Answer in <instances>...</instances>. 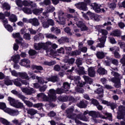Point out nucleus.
I'll return each instance as SVG.
<instances>
[{"label":"nucleus","instance_id":"obj_1","mask_svg":"<svg viewBox=\"0 0 125 125\" xmlns=\"http://www.w3.org/2000/svg\"><path fill=\"white\" fill-rule=\"evenodd\" d=\"M73 112H74V108H73L67 109L66 110L67 118H69V119H71L72 120H75L76 124H81V122L77 120V119L81 120V121H84V122H87V121H88V118H86L85 115H83L82 114L77 115L73 114Z\"/></svg>","mask_w":125,"mask_h":125},{"label":"nucleus","instance_id":"obj_2","mask_svg":"<svg viewBox=\"0 0 125 125\" xmlns=\"http://www.w3.org/2000/svg\"><path fill=\"white\" fill-rule=\"evenodd\" d=\"M49 45H51L53 48H57L58 46L55 44H52V43L50 42H47L46 43H34V47L36 50H40V49H44L46 50V52H49V51H51V49L49 48Z\"/></svg>","mask_w":125,"mask_h":125},{"label":"nucleus","instance_id":"obj_3","mask_svg":"<svg viewBox=\"0 0 125 125\" xmlns=\"http://www.w3.org/2000/svg\"><path fill=\"white\" fill-rule=\"evenodd\" d=\"M111 75L114 77L111 79V82L115 83V87L117 88L121 87V79H123V76L113 71L111 72Z\"/></svg>","mask_w":125,"mask_h":125},{"label":"nucleus","instance_id":"obj_4","mask_svg":"<svg viewBox=\"0 0 125 125\" xmlns=\"http://www.w3.org/2000/svg\"><path fill=\"white\" fill-rule=\"evenodd\" d=\"M15 2L19 7H22L23 5V6H31V7H36L37 6V4L35 3L30 0H24L21 1V0H16Z\"/></svg>","mask_w":125,"mask_h":125},{"label":"nucleus","instance_id":"obj_5","mask_svg":"<svg viewBox=\"0 0 125 125\" xmlns=\"http://www.w3.org/2000/svg\"><path fill=\"white\" fill-rule=\"evenodd\" d=\"M84 2H85L86 5H90L95 10V12L97 13H99L100 12H105V9H101L100 6L98 5L97 3H91V1L90 0H84Z\"/></svg>","mask_w":125,"mask_h":125},{"label":"nucleus","instance_id":"obj_6","mask_svg":"<svg viewBox=\"0 0 125 125\" xmlns=\"http://www.w3.org/2000/svg\"><path fill=\"white\" fill-rule=\"evenodd\" d=\"M56 93L57 94H61V93H63V91H62V89L59 88H58L56 91L53 89L49 90L48 95L50 98L52 99V101L56 100Z\"/></svg>","mask_w":125,"mask_h":125},{"label":"nucleus","instance_id":"obj_7","mask_svg":"<svg viewBox=\"0 0 125 125\" xmlns=\"http://www.w3.org/2000/svg\"><path fill=\"white\" fill-rule=\"evenodd\" d=\"M57 14L59 21H57V22L60 25H65L66 24V18H65V13L62 10H59L57 12Z\"/></svg>","mask_w":125,"mask_h":125},{"label":"nucleus","instance_id":"obj_8","mask_svg":"<svg viewBox=\"0 0 125 125\" xmlns=\"http://www.w3.org/2000/svg\"><path fill=\"white\" fill-rule=\"evenodd\" d=\"M38 99L39 100H42L43 101H45L46 102H51L52 101V99H51L49 97H48L45 95L44 93H40L37 94Z\"/></svg>","mask_w":125,"mask_h":125},{"label":"nucleus","instance_id":"obj_9","mask_svg":"<svg viewBox=\"0 0 125 125\" xmlns=\"http://www.w3.org/2000/svg\"><path fill=\"white\" fill-rule=\"evenodd\" d=\"M89 116H90L92 118H101L102 119H106V117L100 114V113H99V112H96L94 111H89Z\"/></svg>","mask_w":125,"mask_h":125},{"label":"nucleus","instance_id":"obj_10","mask_svg":"<svg viewBox=\"0 0 125 125\" xmlns=\"http://www.w3.org/2000/svg\"><path fill=\"white\" fill-rule=\"evenodd\" d=\"M77 8L80 9V10H83V11H86L87 10V7L86 6V4L83 2H80L77 4H75Z\"/></svg>","mask_w":125,"mask_h":125},{"label":"nucleus","instance_id":"obj_11","mask_svg":"<svg viewBox=\"0 0 125 125\" xmlns=\"http://www.w3.org/2000/svg\"><path fill=\"white\" fill-rule=\"evenodd\" d=\"M106 39H107V36L102 37L101 38H99L98 41L100 42L96 45V47H104L105 46V42H106Z\"/></svg>","mask_w":125,"mask_h":125},{"label":"nucleus","instance_id":"obj_12","mask_svg":"<svg viewBox=\"0 0 125 125\" xmlns=\"http://www.w3.org/2000/svg\"><path fill=\"white\" fill-rule=\"evenodd\" d=\"M21 91L24 93H26L27 95H31V94H33V93H35L36 91L33 88H21Z\"/></svg>","mask_w":125,"mask_h":125},{"label":"nucleus","instance_id":"obj_13","mask_svg":"<svg viewBox=\"0 0 125 125\" xmlns=\"http://www.w3.org/2000/svg\"><path fill=\"white\" fill-rule=\"evenodd\" d=\"M71 80H74V82L76 83H78L81 87H83L85 84L84 82H80V80H81V77L80 76H71L70 77Z\"/></svg>","mask_w":125,"mask_h":125},{"label":"nucleus","instance_id":"obj_14","mask_svg":"<svg viewBox=\"0 0 125 125\" xmlns=\"http://www.w3.org/2000/svg\"><path fill=\"white\" fill-rule=\"evenodd\" d=\"M30 63H31L30 60L24 59L21 60L20 62V65H21V66H24L27 68H30Z\"/></svg>","mask_w":125,"mask_h":125},{"label":"nucleus","instance_id":"obj_15","mask_svg":"<svg viewBox=\"0 0 125 125\" xmlns=\"http://www.w3.org/2000/svg\"><path fill=\"white\" fill-rule=\"evenodd\" d=\"M76 25L78 28H80L82 31L87 30V27L84 25V23H83V21H79L77 22Z\"/></svg>","mask_w":125,"mask_h":125},{"label":"nucleus","instance_id":"obj_16","mask_svg":"<svg viewBox=\"0 0 125 125\" xmlns=\"http://www.w3.org/2000/svg\"><path fill=\"white\" fill-rule=\"evenodd\" d=\"M102 104H104V105H107V106H110L112 110H114L115 108H117V104L115 103H111L106 101H102Z\"/></svg>","mask_w":125,"mask_h":125},{"label":"nucleus","instance_id":"obj_17","mask_svg":"<svg viewBox=\"0 0 125 125\" xmlns=\"http://www.w3.org/2000/svg\"><path fill=\"white\" fill-rule=\"evenodd\" d=\"M5 112L8 113V114H9V115H11V116H17V115L19 114V112H18L17 110L10 108L6 109Z\"/></svg>","mask_w":125,"mask_h":125},{"label":"nucleus","instance_id":"obj_18","mask_svg":"<svg viewBox=\"0 0 125 125\" xmlns=\"http://www.w3.org/2000/svg\"><path fill=\"white\" fill-rule=\"evenodd\" d=\"M54 10H55V8L53 6H49L47 7V12L43 13V15L48 17V12H53Z\"/></svg>","mask_w":125,"mask_h":125},{"label":"nucleus","instance_id":"obj_19","mask_svg":"<svg viewBox=\"0 0 125 125\" xmlns=\"http://www.w3.org/2000/svg\"><path fill=\"white\" fill-rule=\"evenodd\" d=\"M47 17L43 16L42 17V25L43 28H48L49 27V25L48 24V22H47ZM47 20V21H46Z\"/></svg>","mask_w":125,"mask_h":125},{"label":"nucleus","instance_id":"obj_20","mask_svg":"<svg viewBox=\"0 0 125 125\" xmlns=\"http://www.w3.org/2000/svg\"><path fill=\"white\" fill-rule=\"evenodd\" d=\"M45 80L47 82H52V83H56V82H58V80H59V78H58L57 76H52L51 77L46 78Z\"/></svg>","mask_w":125,"mask_h":125},{"label":"nucleus","instance_id":"obj_21","mask_svg":"<svg viewBox=\"0 0 125 125\" xmlns=\"http://www.w3.org/2000/svg\"><path fill=\"white\" fill-rule=\"evenodd\" d=\"M122 34V32L121 31L116 29L115 30H113L112 32H111L110 33V36H112V37H120Z\"/></svg>","mask_w":125,"mask_h":125},{"label":"nucleus","instance_id":"obj_22","mask_svg":"<svg viewBox=\"0 0 125 125\" xmlns=\"http://www.w3.org/2000/svg\"><path fill=\"white\" fill-rule=\"evenodd\" d=\"M88 74L89 77L93 78L95 76V70L92 67H89L88 69Z\"/></svg>","mask_w":125,"mask_h":125},{"label":"nucleus","instance_id":"obj_23","mask_svg":"<svg viewBox=\"0 0 125 125\" xmlns=\"http://www.w3.org/2000/svg\"><path fill=\"white\" fill-rule=\"evenodd\" d=\"M19 77L21 78V79H24L25 80H30V78H29V76H28V74L27 73L23 72H19Z\"/></svg>","mask_w":125,"mask_h":125},{"label":"nucleus","instance_id":"obj_24","mask_svg":"<svg viewBox=\"0 0 125 125\" xmlns=\"http://www.w3.org/2000/svg\"><path fill=\"white\" fill-rule=\"evenodd\" d=\"M32 68L33 70H38V71H35L34 73H40V71H42L43 70V68H42V67L41 66H38V65H33L32 66Z\"/></svg>","mask_w":125,"mask_h":125},{"label":"nucleus","instance_id":"obj_25","mask_svg":"<svg viewBox=\"0 0 125 125\" xmlns=\"http://www.w3.org/2000/svg\"><path fill=\"white\" fill-rule=\"evenodd\" d=\"M27 113L30 116H34L36 115V114H38V110L34 108H30L27 110Z\"/></svg>","mask_w":125,"mask_h":125},{"label":"nucleus","instance_id":"obj_26","mask_svg":"<svg viewBox=\"0 0 125 125\" xmlns=\"http://www.w3.org/2000/svg\"><path fill=\"white\" fill-rule=\"evenodd\" d=\"M36 79L38 80V83H41V84H43V83H47V81H46V79L44 78H42V77H39V76H36Z\"/></svg>","mask_w":125,"mask_h":125},{"label":"nucleus","instance_id":"obj_27","mask_svg":"<svg viewBox=\"0 0 125 125\" xmlns=\"http://www.w3.org/2000/svg\"><path fill=\"white\" fill-rule=\"evenodd\" d=\"M65 18L67 19H71L72 21H78V18L73 17V16L70 14H67L66 15H65Z\"/></svg>","mask_w":125,"mask_h":125},{"label":"nucleus","instance_id":"obj_28","mask_svg":"<svg viewBox=\"0 0 125 125\" xmlns=\"http://www.w3.org/2000/svg\"><path fill=\"white\" fill-rule=\"evenodd\" d=\"M17 17L14 14H12L10 17H9V21L13 23H15L17 21Z\"/></svg>","mask_w":125,"mask_h":125},{"label":"nucleus","instance_id":"obj_29","mask_svg":"<svg viewBox=\"0 0 125 125\" xmlns=\"http://www.w3.org/2000/svg\"><path fill=\"white\" fill-rule=\"evenodd\" d=\"M96 56L98 59H103L105 57V53L101 51L97 52Z\"/></svg>","mask_w":125,"mask_h":125},{"label":"nucleus","instance_id":"obj_30","mask_svg":"<svg viewBox=\"0 0 125 125\" xmlns=\"http://www.w3.org/2000/svg\"><path fill=\"white\" fill-rule=\"evenodd\" d=\"M87 15H88V16H89V17H90V18H92V17H94L96 21H99V19H97V17H98V16L97 15L94 16V14L92 13L91 12H89V11L87 13Z\"/></svg>","mask_w":125,"mask_h":125},{"label":"nucleus","instance_id":"obj_31","mask_svg":"<svg viewBox=\"0 0 125 125\" xmlns=\"http://www.w3.org/2000/svg\"><path fill=\"white\" fill-rule=\"evenodd\" d=\"M12 59L14 63H17L19 62V60H20V55H16L15 56H13L12 57Z\"/></svg>","mask_w":125,"mask_h":125},{"label":"nucleus","instance_id":"obj_32","mask_svg":"<svg viewBox=\"0 0 125 125\" xmlns=\"http://www.w3.org/2000/svg\"><path fill=\"white\" fill-rule=\"evenodd\" d=\"M8 100L9 101L10 105L13 106V107H14L15 104H16V102H17V101H15V99L10 97L8 98Z\"/></svg>","mask_w":125,"mask_h":125},{"label":"nucleus","instance_id":"obj_33","mask_svg":"<svg viewBox=\"0 0 125 125\" xmlns=\"http://www.w3.org/2000/svg\"><path fill=\"white\" fill-rule=\"evenodd\" d=\"M22 11L26 14H32V10L30 8L27 7H24L22 9Z\"/></svg>","mask_w":125,"mask_h":125},{"label":"nucleus","instance_id":"obj_34","mask_svg":"<svg viewBox=\"0 0 125 125\" xmlns=\"http://www.w3.org/2000/svg\"><path fill=\"white\" fill-rule=\"evenodd\" d=\"M97 72L100 74V75H105V74H107V71L104 68L102 67L99 68Z\"/></svg>","mask_w":125,"mask_h":125},{"label":"nucleus","instance_id":"obj_35","mask_svg":"<svg viewBox=\"0 0 125 125\" xmlns=\"http://www.w3.org/2000/svg\"><path fill=\"white\" fill-rule=\"evenodd\" d=\"M51 31L53 32L55 34H56L57 35L61 33V31L60 30V29H58L57 27H52L51 28Z\"/></svg>","mask_w":125,"mask_h":125},{"label":"nucleus","instance_id":"obj_36","mask_svg":"<svg viewBox=\"0 0 125 125\" xmlns=\"http://www.w3.org/2000/svg\"><path fill=\"white\" fill-rule=\"evenodd\" d=\"M77 105L78 107H79V108H86V106H87L83 101H81Z\"/></svg>","mask_w":125,"mask_h":125},{"label":"nucleus","instance_id":"obj_37","mask_svg":"<svg viewBox=\"0 0 125 125\" xmlns=\"http://www.w3.org/2000/svg\"><path fill=\"white\" fill-rule=\"evenodd\" d=\"M14 107H15V108H21L24 107V105L21 102H18V101H17V102L16 103Z\"/></svg>","mask_w":125,"mask_h":125},{"label":"nucleus","instance_id":"obj_38","mask_svg":"<svg viewBox=\"0 0 125 125\" xmlns=\"http://www.w3.org/2000/svg\"><path fill=\"white\" fill-rule=\"evenodd\" d=\"M33 12L35 15H40L42 12V8L35 9L33 10Z\"/></svg>","mask_w":125,"mask_h":125},{"label":"nucleus","instance_id":"obj_39","mask_svg":"<svg viewBox=\"0 0 125 125\" xmlns=\"http://www.w3.org/2000/svg\"><path fill=\"white\" fill-rule=\"evenodd\" d=\"M2 7L3 9L9 10L10 9V5L7 2H4L2 4Z\"/></svg>","mask_w":125,"mask_h":125},{"label":"nucleus","instance_id":"obj_40","mask_svg":"<svg viewBox=\"0 0 125 125\" xmlns=\"http://www.w3.org/2000/svg\"><path fill=\"white\" fill-rule=\"evenodd\" d=\"M80 54H81V51L78 50H75L70 52V53L69 55L70 56H75L77 55H80Z\"/></svg>","mask_w":125,"mask_h":125},{"label":"nucleus","instance_id":"obj_41","mask_svg":"<svg viewBox=\"0 0 125 125\" xmlns=\"http://www.w3.org/2000/svg\"><path fill=\"white\" fill-rule=\"evenodd\" d=\"M13 37L15 39H19L20 41H23V38L21 37V36L20 35V33H16L13 34Z\"/></svg>","mask_w":125,"mask_h":125},{"label":"nucleus","instance_id":"obj_42","mask_svg":"<svg viewBox=\"0 0 125 125\" xmlns=\"http://www.w3.org/2000/svg\"><path fill=\"white\" fill-rule=\"evenodd\" d=\"M0 109L1 110H3L4 112L6 111L8 108H6V104H5V103H0Z\"/></svg>","mask_w":125,"mask_h":125},{"label":"nucleus","instance_id":"obj_43","mask_svg":"<svg viewBox=\"0 0 125 125\" xmlns=\"http://www.w3.org/2000/svg\"><path fill=\"white\" fill-rule=\"evenodd\" d=\"M83 79H84V81L86 82V83H91L93 82L92 79H91L88 76H83Z\"/></svg>","mask_w":125,"mask_h":125},{"label":"nucleus","instance_id":"obj_44","mask_svg":"<svg viewBox=\"0 0 125 125\" xmlns=\"http://www.w3.org/2000/svg\"><path fill=\"white\" fill-rule=\"evenodd\" d=\"M59 42L60 43H64V42H69V38L62 37L59 40Z\"/></svg>","mask_w":125,"mask_h":125},{"label":"nucleus","instance_id":"obj_45","mask_svg":"<svg viewBox=\"0 0 125 125\" xmlns=\"http://www.w3.org/2000/svg\"><path fill=\"white\" fill-rule=\"evenodd\" d=\"M45 36L47 39H55V40L57 39V37L55 36L54 35H52V34H45Z\"/></svg>","mask_w":125,"mask_h":125},{"label":"nucleus","instance_id":"obj_46","mask_svg":"<svg viewBox=\"0 0 125 125\" xmlns=\"http://www.w3.org/2000/svg\"><path fill=\"white\" fill-rule=\"evenodd\" d=\"M31 23L34 26H39V20L37 18H34L31 20Z\"/></svg>","mask_w":125,"mask_h":125},{"label":"nucleus","instance_id":"obj_47","mask_svg":"<svg viewBox=\"0 0 125 125\" xmlns=\"http://www.w3.org/2000/svg\"><path fill=\"white\" fill-rule=\"evenodd\" d=\"M63 87L64 91H68L70 89V84L67 82L63 83Z\"/></svg>","mask_w":125,"mask_h":125},{"label":"nucleus","instance_id":"obj_48","mask_svg":"<svg viewBox=\"0 0 125 125\" xmlns=\"http://www.w3.org/2000/svg\"><path fill=\"white\" fill-rule=\"evenodd\" d=\"M99 33H101L104 36L103 37H107L106 35H108V31L105 29H99Z\"/></svg>","mask_w":125,"mask_h":125},{"label":"nucleus","instance_id":"obj_49","mask_svg":"<svg viewBox=\"0 0 125 125\" xmlns=\"http://www.w3.org/2000/svg\"><path fill=\"white\" fill-rule=\"evenodd\" d=\"M51 4V1L50 0H44L42 2L40 3L41 5H43V4H45V5H49Z\"/></svg>","mask_w":125,"mask_h":125},{"label":"nucleus","instance_id":"obj_50","mask_svg":"<svg viewBox=\"0 0 125 125\" xmlns=\"http://www.w3.org/2000/svg\"><path fill=\"white\" fill-rule=\"evenodd\" d=\"M23 38L26 41H30L31 40V35L29 33H25L23 35Z\"/></svg>","mask_w":125,"mask_h":125},{"label":"nucleus","instance_id":"obj_51","mask_svg":"<svg viewBox=\"0 0 125 125\" xmlns=\"http://www.w3.org/2000/svg\"><path fill=\"white\" fill-rule=\"evenodd\" d=\"M44 64L45 65H47L48 66H52V65H55V64H56V62L54 61L51 62H45Z\"/></svg>","mask_w":125,"mask_h":125},{"label":"nucleus","instance_id":"obj_52","mask_svg":"<svg viewBox=\"0 0 125 125\" xmlns=\"http://www.w3.org/2000/svg\"><path fill=\"white\" fill-rule=\"evenodd\" d=\"M5 28L8 32H10V33H11L13 31V28L10 24L5 25Z\"/></svg>","mask_w":125,"mask_h":125},{"label":"nucleus","instance_id":"obj_53","mask_svg":"<svg viewBox=\"0 0 125 125\" xmlns=\"http://www.w3.org/2000/svg\"><path fill=\"white\" fill-rule=\"evenodd\" d=\"M64 49L66 51L67 55H70L71 51H72V48L71 47H63Z\"/></svg>","mask_w":125,"mask_h":125},{"label":"nucleus","instance_id":"obj_54","mask_svg":"<svg viewBox=\"0 0 125 125\" xmlns=\"http://www.w3.org/2000/svg\"><path fill=\"white\" fill-rule=\"evenodd\" d=\"M97 93L99 94L100 97H103V89L102 88H99L97 89Z\"/></svg>","mask_w":125,"mask_h":125},{"label":"nucleus","instance_id":"obj_55","mask_svg":"<svg viewBox=\"0 0 125 125\" xmlns=\"http://www.w3.org/2000/svg\"><path fill=\"white\" fill-rule=\"evenodd\" d=\"M18 97L20 98V99H21V100H22L24 102H25L26 99H27V98L26 97L22 95L21 93H20L19 95H18Z\"/></svg>","mask_w":125,"mask_h":125},{"label":"nucleus","instance_id":"obj_56","mask_svg":"<svg viewBox=\"0 0 125 125\" xmlns=\"http://www.w3.org/2000/svg\"><path fill=\"white\" fill-rule=\"evenodd\" d=\"M78 72L79 75H83L84 74V68L80 67L79 70H78Z\"/></svg>","mask_w":125,"mask_h":125},{"label":"nucleus","instance_id":"obj_57","mask_svg":"<svg viewBox=\"0 0 125 125\" xmlns=\"http://www.w3.org/2000/svg\"><path fill=\"white\" fill-rule=\"evenodd\" d=\"M76 63L78 66V67H79V66L82 65V64H83V59L79 58V59H77L76 61Z\"/></svg>","mask_w":125,"mask_h":125},{"label":"nucleus","instance_id":"obj_58","mask_svg":"<svg viewBox=\"0 0 125 125\" xmlns=\"http://www.w3.org/2000/svg\"><path fill=\"white\" fill-rule=\"evenodd\" d=\"M66 63H68V64H73L75 62V59L74 58H71L68 59L67 61H65Z\"/></svg>","mask_w":125,"mask_h":125},{"label":"nucleus","instance_id":"obj_59","mask_svg":"<svg viewBox=\"0 0 125 125\" xmlns=\"http://www.w3.org/2000/svg\"><path fill=\"white\" fill-rule=\"evenodd\" d=\"M118 44L120 45L121 48H125V43L121 41H118Z\"/></svg>","mask_w":125,"mask_h":125},{"label":"nucleus","instance_id":"obj_60","mask_svg":"<svg viewBox=\"0 0 125 125\" xmlns=\"http://www.w3.org/2000/svg\"><path fill=\"white\" fill-rule=\"evenodd\" d=\"M24 103L28 106V107H33V103L30 102L29 101H25Z\"/></svg>","mask_w":125,"mask_h":125},{"label":"nucleus","instance_id":"obj_61","mask_svg":"<svg viewBox=\"0 0 125 125\" xmlns=\"http://www.w3.org/2000/svg\"><path fill=\"white\" fill-rule=\"evenodd\" d=\"M42 103L35 104H33V108H42Z\"/></svg>","mask_w":125,"mask_h":125},{"label":"nucleus","instance_id":"obj_62","mask_svg":"<svg viewBox=\"0 0 125 125\" xmlns=\"http://www.w3.org/2000/svg\"><path fill=\"white\" fill-rule=\"evenodd\" d=\"M74 32L73 34H75L76 37H81V35L80 33H80V29H74Z\"/></svg>","mask_w":125,"mask_h":125},{"label":"nucleus","instance_id":"obj_63","mask_svg":"<svg viewBox=\"0 0 125 125\" xmlns=\"http://www.w3.org/2000/svg\"><path fill=\"white\" fill-rule=\"evenodd\" d=\"M14 83L17 86H21V83L19 82L18 79H15L14 81Z\"/></svg>","mask_w":125,"mask_h":125},{"label":"nucleus","instance_id":"obj_64","mask_svg":"<svg viewBox=\"0 0 125 125\" xmlns=\"http://www.w3.org/2000/svg\"><path fill=\"white\" fill-rule=\"evenodd\" d=\"M110 42L112 44H115V43H117V42L115 38L113 37H109Z\"/></svg>","mask_w":125,"mask_h":125}]
</instances>
